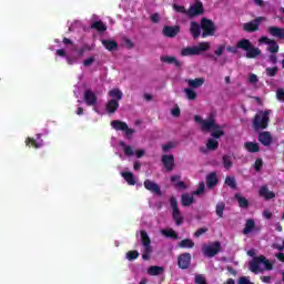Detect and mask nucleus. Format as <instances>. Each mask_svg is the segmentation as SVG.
I'll return each instance as SVG.
<instances>
[{"mask_svg":"<svg viewBox=\"0 0 284 284\" xmlns=\"http://www.w3.org/2000/svg\"><path fill=\"white\" fill-rule=\"evenodd\" d=\"M257 140L260 141V143H262V145H264L265 148H270V145H272V133L267 132V131H264V132H261L258 135H257Z\"/></svg>","mask_w":284,"mask_h":284,"instance_id":"dca6fc26","label":"nucleus"},{"mask_svg":"<svg viewBox=\"0 0 284 284\" xmlns=\"http://www.w3.org/2000/svg\"><path fill=\"white\" fill-rule=\"evenodd\" d=\"M273 250H278V252H283V250H284V240H283V245L273 244Z\"/></svg>","mask_w":284,"mask_h":284,"instance_id":"338daca9","label":"nucleus"},{"mask_svg":"<svg viewBox=\"0 0 284 284\" xmlns=\"http://www.w3.org/2000/svg\"><path fill=\"white\" fill-rule=\"evenodd\" d=\"M109 97L119 103L123 99V92L119 89H112L109 91Z\"/></svg>","mask_w":284,"mask_h":284,"instance_id":"473e14b6","label":"nucleus"},{"mask_svg":"<svg viewBox=\"0 0 284 284\" xmlns=\"http://www.w3.org/2000/svg\"><path fill=\"white\" fill-rule=\"evenodd\" d=\"M179 32H181V27L179 26H165L162 30V34L169 39H174Z\"/></svg>","mask_w":284,"mask_h":284,"instance_id":"f8f14e48","label":"nucleus"},{"mask_svg":"<svg viewBox=\"0 0 284 284\" xmlns=\"http://www.w3.org/2000/svg\"><path fill=\"white\" fill-rule=\"evenodd\" d=\"M221 252V242L216 241L206 246H203V254L209 258L216 256Z\"/></svg>","mask_w":284,"mask_h":284,"instance_id":"0eeeda50","label":"nucleus"},{"mask_svg":"<svg viewBox=\"0 0 284 284\" xmlns=\"http://www.w3.org/2000/svg\"><path fill=\"white\" fill-rule=\"evenodd\" d=\"M26 145L28 148H34L36 150H39V148H43L41 134H37V140H34L33 138H27Z\"/></svg>","mask_w":284,"mask_h":284,"instance_id":"2eb2a0df","label":"nucleus"},{"mask_svg":"<svg viewBox=\"0 0 284 284\" xmlns=\"http://www.w3.org/2000/svg\"><path fill=\"white\" fill-rule=\"evenodd\" d=\"M270 125V110L258 111L253 118L254 130H267Z\"/></svg>","mask_w":284,"mask_h":284,"instance_id":"7ed1b4c3","label":"nucleus"},{"mask_svg":"<svg viewBox=\"0 0 284 284\" xmlns=\"http://www.w3.org/2000/svg\"><path fill=\"white\" fill-rule=\"evenodd\" d=\"M195 283L196 284H207V281L205 280V277L203 275H196Z\"/></svg>","mask_w":284,"mask_h":284,"instance_id":"4d7b16f0","label":"nucleus"},{"mask_svg":"<svg viewBox=\"0 0 284 284\" xmlns=\"http://www.w3.org/2000/svg\"><path fill=\"white\" fill-rule=\"evenodd\" d=\"M190 33L192 34L193 39H199V37H201V24H199L196 21H192Z\"/></svg>","mask_w":284,"mask_h":284,"instance_id":"393cba45","label":"nucleus"},{"mask_svg":"<svg viewBox=\"0 0 284 284\" xmlns=\"http://www.w3.org/2000/svg\"><path fill=\"white\" fill-rule=\"evenodd\" d=\"M267 50L268 52H271V54H276L278 52V43L276 42V40H273L271 44H268Z\"/></svg>","mask_w":284,"mask_h":284,"instance_id":"49530a36","label":"nucleus"},{"mask_svg":"<svg viewBox=\"0 0 284 284\" xmlns=\"http://www.w3.org/2000/svg\"><path fill=\"white\" fill-rule=\"evenodd\" d=\"M170 205H171L173 212L179 211V201H176V197H174V196L170 197Z\"/></svg>","mask_w":284,"mask_h":284,"instance_id":"603ef678","label":"nucleus"},{"mask_svg":"<svg viewBox=\"0 0 284 284\" xmlns=\"http://www.w3.org/2000/svg\"><path fill=\"white\" fill-rule=\"evenodd\" d=\"M207 50H210V42H201L199 45L182 49L181 57H196L201 52H207Z\"/></svg>","mask_w":284,"mask_h":284,"instance_id":"20e7f679","label":"nucleus"},{"mask_svg":"<svg viewBox=\"0 0 284 284\" xmlns=\"http://www.w3.org/2000/svg\"><path fill=\"white\" fill-rule=\"evenodd\" d=\"M239 284H254V283L251 282L250 278L242 276L239 278Z\"/></svg>","mask_w":284,"mask_h":284,"instance_id":"e2e57ef3","label":"nucleus"},{"mask_svg":"<svg viewBox=\"0 0 284 284\" xmlns=\"http://www.w3.org/2000/svg\"><path fill=\"white\" fill-rule=\"evenodd\" d=\"M121 176L126 181L128 185H136V180H134V174L132 172H122Z\"/></svg>","mask_w":284,"mask_h":284,"instance_id":"2f4dec72","label":"nucleus"},{"mask_svg":"<svg viewBox=\"0 0 284 284\" xmlns=\"http://www.w3.org/2000/svg\"><path fill=\"white\" fill-rule=\"evenodd\" d=\"M274 40L267 38V37H262L260 38L258 42L260 43H265L266 45H270Z\"/></svg>","mask_w":284,"mask_h":284,"instance_id":"052dcab7","label":"nucleus"},{"mask_svg":"<svg viewBox=\"0 0 284 284\" xmlns=\"http://www.w3.org/2000/svg\"><path fill=\"white\" fill-rule=\"evenodd\" d=\"M260 196H263V199H265V201H271V199H275L276 197V193L270 191L267 185H263L260 189Z\"/></svg>","mask_w":284,"mask_h":284,"instance_id":"aec40b11","label":"nucleus"},{"mask_svg":"<svg viewBox=\"0 0 284 284\" xmlns=\"http://www.w3.org/2000/svg\"><path fill=\"white\" fill-rule=\"evenodd\" d=\"M222 162H223V166L225 168V170H230L233 165L232 156H230V155H223Z\"/></svg>","mask_w":284,"mask_h":284,"instance_id":"c03bdc74","label":"nucleus"},{"mask_svg":"<svg viewBox=\"0 0 284 284\" xmlns=\"http://www.w3.org/2000/svg\"><path fill=\"white\" fill-rule=\"evenodd\" d=\"M235 200L239 203V207H242V210H247L250 207V201L245 199V196H242L241 194H235Z\"/></svg>","mask_w":284,"mask_h":284,"instance_id":"cd10ccee","label":"nucleus"},{"mask_svg":"<svg viewBox=\"0 0 284 284\" xmlns=\"http://www.w3.org/2000/svg\"><path fill=\"white\" fill-rule=\"evenodd\" d=\"M267 32L268 34H271V37H275V39H280V40L284 39V28L268 27Z\"/></svg>","mask_w":284,"mask_h":284,"instance_id":"6ab92c4d","label":"nucleus"},{"mask_svg":"<svg viewBox=\"0 0 284 284\" xmlns=\"http://www.w3.org/2000/svg\"><path fill=\"white\" fill-rule=\"evenodd\" d=\"M124 154L125 156H134V150H132V146L130 145L124 146Z\"/></svg>","mask_w":284,"mask_h":284,"instance_id":"5fc2aeb1","label":"nucleus"},{"mask_svg":"<svg viewBox=\"0 0 284 284\" xmlns=\"http://www.w3.org/2000/svg\"><path fill=\"white\" fill-rule=\"evenodd\" d=\"M171 183H173V186L175 187V190H187V184L181 181V175H172Z\"/></svg>","mask_w":284,"mask_h":284,"instance_id":"412c9836","label":"nucleus"},{"mask_svg":"<svg viewBox=\"0 0 284 284\" xmlns=\"http://www.w3.org/2000/svg\"><path fill=\"white\" fill-rule=\"evenodd\" d=\"M214 118H209L207 120H203L200 115H194V121L195 123H201L202 125V131L205 132L207 129L205 128V123H212Z\"/></svg>","mask_w":284,"mask_h":284,"instance_id":"e433bc0d","label":"nucleus"},{"mask_svg":"<svg viewBox=\"0 0 284 284\" xmlns=\"http://www.w3.org/2000/svg\"><path fill=\"white\" fill-rule=\"evenodd\" d=\"M162 164L166 172H172L174 170V155L173 154H164L162 155Z\"/></svg>","mask_w":284,"mask_h":284,"instance_id":"4468645a","label":"nucleus"},{"mask_svg":"<svg viewBox=\"0 0 284 284\" xmlns=\"http://www.w3.org/2000/svg\"><path fill=\"white\" fill-rule=\"evenodd\" d=\"M205 12L203 8V2L196 1L193 6H191L186 12V17L189 19H194V17H201Z\"/></svg>","mask_w":284,"mask_h":284,"instance_id":"1a4fd4ad","label":"nucleus"},{"mask_svg":"<svg viewBox=\"0 0 284 284\" xmlns=\"http://www.w3.org/2000/svg\"><path fill=\"white\" fill-rule=\"evenodd\" d=\"M265 21V17H257L254 20L246 22L243 24L244 32H257L258 28H261V23Z\"/></svg>","mask_w":284,"mask_h":284,"instance_id":"6e6552de","label":"nucleus"},{"mask_svg":"<svg viewBox=\"0 0 284 284\" xmlns=\"http://www.w3.org/2000/svg\"><path fill=\"white\" fill-rule=\"evenodd\" d=\"M91 29L97 30L98 32H105V30H108V26H105L101 20H98L91 23Z\"/></svg>","mask_w":284,"mask_h":284,"instance_id":"c756f323","label":"nucleus"},{"mask_svg":"<svg viewBox=\"0 0 284 284\" xmlns=\"http://www.w3.org/2000/svg\"><path fill=\"white\" fill-rule=\"evenodd\" d=\"M128 261H136L139 258V251H129L126 253Z\"/></svg>","mask_w":284,"mask_h":284,"instance_id":"de8ad7c7","label":"nucleus"},{"mask_svg":"<svg viewBox=\"0 0 284 284\" xmlns=\"http://www.w3.org/2000/svg\"><path fill=\"white\" fill-rule=\"evenodd\" d=\"M83 99H84V103L87 105H89L90 108L97 105L98 98H97V94L92 90L88 89L87 91H84Z\"/></svg>","mask_w":284,"mask_h":284,"instance_id":"ddd939ff","label":"nucleus"},{"mask_svg":"<svg viewBox=\"0 0 284 284\" xmlns=\"http://www.w3.org/2000/svg\"><path fill=\"white\" fill-rule=\"evenodd\" d=\"M140 236L142 241V245H152V240L145 230L140 231Z\"/></svg>","mask_w":284,"mask_h":284,"instance_id":"58836bf2","label":"nucleus"},{"mask_svg":"<svg viewBox=\"0 0 284 284\" xmlns=\"http://www.w3.org/2000/svg\"><path fill=\"white\" fill-rule=\"evenodd\" d=\"M144 187L149 192H152L153 194H158V196H161V186L159 184L154 183L152 180H145L144 181Z\"/></svg>","mask_w":284,"mask_h":284,"instance_id":"f3484780","label":"nucleus"},{"mask_svg":"<svg viewBox=\"0 0 284 284\" xmlns=\"http://www.w3.org/2000/svg\"><path fill=\"white\" fill-rule=\"evenodd\" d=\"M253 168L255 172H261V170H263V159L261 158L256 159Z\"/></svg>","mask_w":284,"mask_h":284,"instance_id":"09e8293b","label":"nucleus"},{"mask_svg":"<svg viewBox=\"0 0 284 284\" xmlns=\"http://www.w3.org/2000/svg\"><path fill=\"white\" fill-rule=\"evenodd\" d=\"M172 148H173L172 142H169L162 146V150H163V152H168V151L172 150Z\"/></svg>","mask_w":284,"mask_h":284,"instance_id":"69168bd1","label":"nucleus"},{"mask_svg":"<svg viewBox=\"0 0 284 284\" xmlns=\"http://www.w3.org/2000/svg\"><path fill=\"white\" fill-rule=\"evenodd\" d=\"M276 98L278 99V101H283L284 102V90L283 89H277Z\"/></svg>","mask_w":284,"mask_h":284,"instance_id":"680f3d73","label":"nucleus"},{"mask_svg":"<svg viewBox=\"0 0 284 284\" xmlns=\"http://www.w3.org/2000/svg\"><path fill=\"white\" fill-rule=\"evenodd\" d=\"M163 266H150L148 268V274L150 276H160V274H163Z\"/></svg>","mask_w":284,"mask_h":284,"instance_id":"f704fd0d","label":"nucleus"},{"mask_svg":"<svg viewBox=\"0 0 284 284\" xmlns=\"http://www.w3.org/2000/svg\"><path fill=\"white\" fill-rule=\"evenodd\" d=\"M244 148L245 150H247V152H251L252 154L261 152V145H258V143L255 142H245Z\"/></svg>","mask_w":284,"mask_h":284,"instance_id":"bb28decb","label":"nucleus"},{"mask_svg":"<svg viewBox=\"0 0 284 284\" xmlns=\"http://www.w3.org/2000/svg\"><path fill=\"white\" fill-rule=\"evenodd\" d=\"M190 265H192V254L185 252L178 256V267L180 270H190Z\"/></svg>","mask_w":284,"mask_h":284,"instance_id":"9d476101","label":"nucleus"},{"mask_svg":"<svg viewBox=\"0 0 284 284\" xmlns=\"http://www.w3.org/2000/svg\"><path fill=\"white\" fill-rule=\"evenodd\" d=\"M173 221H175V225H182L183 224V216H181V210L178 209V211H173L172 213Z\"/></svg>","mask_w":284,"mask_h":284,"instance_id":"a19ab883","label":"nucleus"},{"mask_svg":"<svg viewBox=\"0 0 284 284\" xmlns=\"http://www.w3.org/2000/svg\"><path fill=\"white\" fill-rule=\"evenodd\" d=\"M172 116L179 118L181 116V109L179 106H175L171 110Z\"/></svg>","mask_w":284,"mask_h":284,"instance_id":"bf43d9fd","label":"nucleus"},{"mask_svg":"<svg viewBox=\"0 0 284 284\" xmlns=\"http://www.w3.org/2000/svg\"><path fill=\"white\" fill-rule=\"evenodd\" d=\"M205 83V78H195V79H189L187 85L192 90H196V88H201Z\"/></svg>","mask_w":284,"mask_h":284,"instance_id":"5701e85b","label":"nucleus"},{"mask_svg":"<svg viewBox=\"0 0 284 284\" xmlns=\"http://www.w3.org/2000/svg\"><path fill=\"white\" fill-rule=\"evenodd\" d=\"M261 265H264V270H267L268 272L274 270V264H272V262L264 255L253 257V261L248 262V270H251L253 274H258V272H263Z\"/></svg>","mask_w":284,"mask_h":284,"instance_id":"f257e3e1","label":"nucleus"},{"mask_svg":"<svg viewBox=\"0 0 284 284\" xmlns=\"http://www.w3.org/2000/svg\"><path fill=\"white\" fill-rule=\"evenodd\" d=\"M205 192V182L199 184L197 190L192 192V196H201Z\"/></svg>","mask_w":284,"mask_h":284,"instance_id":"a18cd8bd","label":"nucleus"},{"mask_svg":"<svg viewBox=\"0 0 284 284\" xmlns=\"http://www.w3.org/2000/svg\"><path fill=\"white\" fill-rule=\"evenodd\" d=\"M236 48L246 52V59H256V57H261L262 54L261 49L254 48L252 42L247 39L240 40Z\"/></svg>","mask_w":284,"mask_h":284,"instance_id":"f03ea898","label":"nucleus"},{"mask_svg":"<svg viewBox=\"0 0 284 284\" xmlns=\"http://www.w3.org/2000/svg\"><path fill=\"white\" fill-rule=\"evenodd\" d=\"M250 83H258V77L254 73H251L248 77Z\"/></svg>","mask_w":284,"mask_h":284,"instance_id":"0e129e2a","label":"nucleus"},{"mask_svg":"<svg viewBox=\"0 0 284 284\" xmlns=\"http://www.w3.org/2000/svg\"><path fill=\"white\" fill-rule=\"evenodd\" d=\"M206 129L205 132H211V136L213 139H221V136H225V131H223V126L216 124V121L213 119L211 122H206L204 124Z\"/></svg>","mask_w":284,"mask_h":284,"instance_id":"39448f33","label":"nucleus"},{"mask_svg":"<svg viewBox=\"0 0 284 284\" xmlns=\"http://www.w3.org/2000/svg\"><path fill=\"white\" fill-rule=\"evenodd\" d=\"M256 227V222H254L253 219L246 220L245 226L242 231L244 235L252 234L254 232V229Z\"/></svg>","mask_w":284,"mask_h":284,"instance_id":"a878e982","label":"nucleus"},{"mask_svg":"<svg viewBox=\"0 0 284 284\" xmlns=\"http://www.w3.org/2000/svg\"><path fill=\"white\" fill-rule=\"evenodd\" d=\"M223 52H225V44L217 47V49L214 51V54H216V57H221L223 55Z\"/></svg>","mask_w":284,"mask_h":284,"instance_id":"6e6d98bb","label":"nucleus"},{"mask_svg":"<svg viewBox=\"0 0 284 284\" xmlns=\"http://www.w3.org/2000/svg\"><path fill=\"white\" fill-rule=\"evenodd\" d=\"M206 150L210 152L219 150V141L216 139L210 138L206 142Z\"/></svg>","mask_w":284,"mask_h":284,"instance_id":"c9c22d12","label":"nucleus"},{"mask_svg":"<svg viewBox=\"0 0 284 284\" xmlns=\"http://www.w3.org/2000/svg\"><path fill=\"white\" fill-rule=\"evenodd\" d=\"M178 245L182 250H192L194 247V241L191 239H184Z\"/></svg>","mask_w":284,"mask_h":284,"instance_id":"72a5a7b5","label":"nucleus"},{"mask_svg":"<svg viewBox=\"0 0 284 284\" xmlns=\"http://www.w3.org/2000/svg\"><path fill=\"white\" fill-rule=\"evenodd\" d=\"M111 128H113V130L125 132L126 136H132L134 132V129H130V126H128V123L120 120H113L111 122Z\"/></svg>","mask_w":284,"mask_h":284,"instance_id":"9b49d317","label":"nucleus"},{"mask_svg":"<svg viewBox=\"0 0 284 284\" xmlns=\"http://www.w3.org/2000/svg\"><path fill=\"white\" fill-rule=\"evenodd\" d=\"M173 10H175V12H179L180 14L187 16V10L185 9L184 6L173 4Z\"/></svg>","mask_w":284,"mask_h":284,"instance_id":"3c124183","label":"nucleus"},{"mask_svg":"<svg viewBox=\"0 0 284 284\" xmlns=\"http://www.w3.org/2000/svg\"><path fill=\"white\" fill-rule=\"evenodd\" d=\"M162 63H169V65H175V68H181L183 64L181 61L176 59V57L171 55H162L161 58Z\"/></svg>","mask_w":284,"mask_h":284,"instance_id":"4be33fe9","label":"nucleus"},{"mask_svg":"<svg viewBox=\"0 0 284 284\" xmlns=\"http://www.w3.org/2000/svg\"><path fill=\"white\" fill-rule=\"evenodd\" d=\"M161 234H163V236H165L166 239H173V241H179V234L176 233V231H174V229L162 230Z\"/></svg>","mask_w":284,"mask_h":284,"instance_id":"c85d7f7f","label":"nucleus"},{"mask_svg":"<svg viewBox=\"0 0 284 284\" xmlns=\"http://www.w3.org/2000/svg\"><path fill=\"white\" fill-rule=\"evenodd\" d=\"M224 183H225V185H229V187H231V190H236V178L226 176Z\"/></svg>","mask_w":284,"mask_h":284,"instance_id":"37998d69","label":"nucleus"},{"mask_svg":"<svg viewBox=\"0 0 284 284\" xmlns=\"http://www.w3.org/2000/svg\"><path fill=\"white\" fill-rule=\"evenodd\" d=\"M206 185L209 190H212V187H216V185H219V175L216 172H211L206 175Z\"/></svg>","mask_w":284,"mask_h":284,"instance_id":"a211bd4d","label":"nucleus"},{"mask_svg":"<svg viewBox=\"0 0 284 284\" xmlns=\"http://www.w3.org/2000/svg\"><path fill=\"white\" fill-rule=\"evenodd\" d=\"M265 72L267 77H274L275 74H278V67L266 68Z\"/></svg>","mask_w":284,"mask_h":284,"instance_id":"8fccbe9b","label":"nucleus"},{"mask_svg":"<svg viewBox=\"0 0 284 284\" xmlns=\"http://www.w3.org/2000/svg\"><path fill=\"white\" fill-rule=\"evenodd\" d=\"M102 45H104L109 52H112V50H116V48H119V43L114 40H102Z\"/></svg>","mask_w":284,"mask_h":284,"instance_id":"7c9ffc66","label":"nucleus"},{"mask_svg":"<svg viewBox=\"0 0 284 284\" xmlns=\"http://www.w3.org/2000/svg\"><path fill=\"white\" fill-rule=\"evenodd\" d=\"M202 29V39H206V37H214V32H216V26L214 22L207 18H202L201 21Z\"/></svg>","mask_w":284,"mask_h":284,"instance_id":"423d86ee","label":"nucleus"},{"mask_svg":"<svg viewBox=\"0 0 284 284\" xmlns=\"http://www.w3.org/2000/svg\"><path fill=\"white\" fill-rule=\"evenodd\" d=\"M193 203H194V196L190 195L189 193H185L182 195V205L184 207H190V205Z\"/></svg>","mask_w":284,"mask_h":284,"instance_id":"4c0bfd02","label":"nucleus"},{"mask_svg":"<svg viewBox=\"0 0 284 284\" xmlns=\"http://www.w3.org/2000/svg\"><path fill=\"white\" fill-rule=\"evenodd\" d=\"M225 212V203L219 202L215 206V214L219 219H223V213Z\"/></svg>","mask_w":284,"mask_h":284,"instance_id":"ea45409f","label":"nucleus"},{"mask_svg":"<svg viewBox=\"0 0 284 284\" xmlns=\"http://www.w3.org/2000/svg\"><path fill=\"white\" fill-rule=\"evenodd\" d=\"M151 21H152L153 23H159V13H153V14L151 16Z\"/></svg>","mask_w":284,"mask_h":284,"instance_id":"774afa93","label":"nucleus"},{"mask_svg":"<svg viewBox=\"0 0 284 284\" xmlns=\"http://www.w3.org/2000/svg\"><path fill=\"white\" fill-rule=\"evenodd\" d=\"M184 94H186V99H189V101H194L196 99V91L194 89H184Z\"/></svg>","mask_w":284,"mask_h":284,"instance_id":"79ce46f5","label":"nucleus"},{"mask_svg":"<svg viewBox=\"0 0 284 284\" xmlns=\"http://www.w3.org/2000/svg\"><path fill=\"white\" fill-rule=\"evenodd\" d=\"M207 233V227L197 229L194 233L195 239L203 236V234Z\"/></svg>","mask_w":284,"mask_h":284,"instance_id":"864d4df0","label":"nucleus"},{"mask_svg":"<svg viewBox=\"0 0 284 284\" xmlns=\"http://www.w3.org/2000/svg\"><path fill=\"white\" fill-rule=\"evenodd\" d=\"M105 110L108 114H114L119 110V102L114 99L109 100L105 104Z\"/></svg>","mask_w":284,"mask_h":284,"instance_id":"b1692460","label":"nucleus"},{"mask_svg":"<svg viewBox=\"0 0 284 284\" xmlns=\"http://www.w3.org/2000/svg\"><path fill=\"white\" fill-rule=\"evenodd\" d=\"M94 63V57H90L87 60L83 61L84 68H90L91 64Z\"/></svg>","mask_w":284,"mask_h":284,"instance_id":"13d9d810","label":"nucleus"}]
</instances>
